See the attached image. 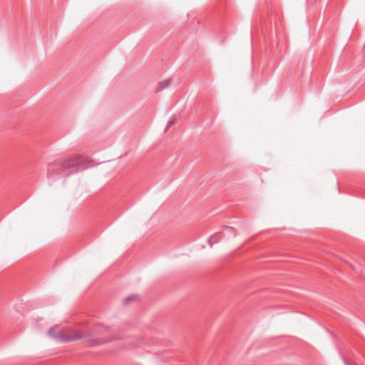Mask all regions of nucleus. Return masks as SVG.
I'll return each instance as SVG.
<instances>
[{"label": "nucleus", "mask_w": 365, "mask_h": 365, "mask_svg": "<svg viewBox=\"0 0 365 365\" xmlns=\"http://www.w3.org/2000/svg\"><path fill=\"white\" fill-rule=\"evenodd\" d=\"M87 168L86 159L79 155L66 159L61 163L49 164L48 166V177L53 178L54 173L61 174L66 169L75 168L76 170Z\"/></svg>", "instance_id": "nucleus-1"}, {"label": "nucleus", "mask_w": 365, "mask_h": 365, "mask_svg": "<svg viewBox=\"0 0 365 365\" xmlns=\"http://www.w3.org/2000/svg\"><path fill=\"white\" fill-rule=\"evenodd\" d=\"M49 336L62 341H70L84 337V334L71 327L60 329L58 327H51L48 331Z\"/></svg>", "instance_id": "nucleus-2"}, {"label": "nucleus", "mask_w": 365, "mask_h": 365, "mask_svg": "<svg viewBox=\"0 0 365 365\" xmlns=\"http://www.w3.org/2000/svg\"><path fill=\"white\" fill-rule=\"evenodd\" d=\"M170 84V80H165L160 83V88L157 90V91H160L167 87H168Z\"/></svg>", "instance_id": "nucleus-3"}, {"label": "nucleus", "mask_w": 365, "mask_h": 365, "mask_svg": "<svg viewBox=\"0 0 365 365\" xmlns=\"http://www.w3.org/2000/svg\"><path fill=\"white\" fill-rule=\"evenodd\" d=\"M137 296L136 295H130L128 296V297H126L125 299H124V303L125 304H128L129 303V302L130 301H133L135 300V299H137Z\"/></svg>", "instance_id": "nucleus-4"}, {"label": "nucleus", "mask_w": 365, "mask_h": 365, "mask_svg": "<svg viewBox=\"0 0 365 365\" xmlns=\"http://www.w3.org/2000/svg\"><path fill=\"white\" fill-rule=\"evenodd\" d=\"M224 233L225 232H230L235 235V230L232 227H225L223 230Z\"/></svg>", "instance_id": "nucleus-5"}, {"label": "nucleus", "mask_w": 365, "mask_h": 365, "mask_svg": "<svg viewBox=\"0 0 365 365\" xmlns=\"http://www.w3.org/2000/svg\"><path fill=\"white\" fill-rule=\"evenodd\" d=\"M175 123V119H171L168 121L166 129H168L170 127H171Z\"/></svg>", "instance_id": "nucleus-6"}]
</instances>
